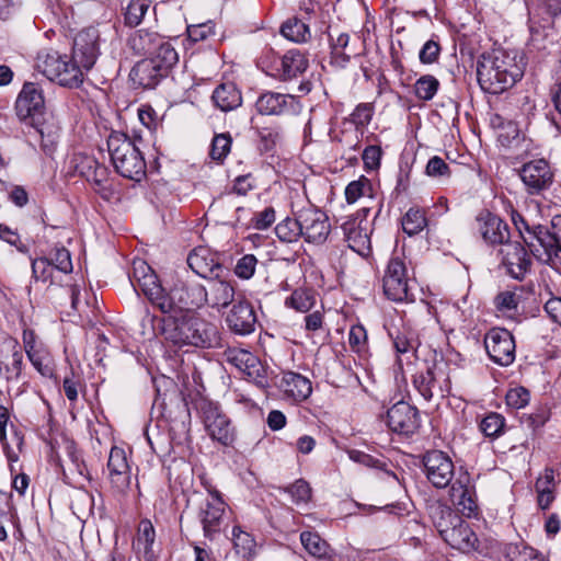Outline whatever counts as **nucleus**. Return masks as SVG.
I'll return each instance as SVG.
<instances>
[{"label":"nucleus","mask_w":561,"mask_h":561,"mask_svg":"<svg viewBox=\"0 0 561 561\" xmlns=\"http://www.w3.org/2000/svg\"><path fill=\"white\" fill-rule=\"evenodd\" d=\"M370 190V180L362 175L358 180L347 184L345 188V199L348 204H354Z\"/></svg>","instance_id":"51"},{"label":"nucleus","mask_w":561,"mask_h":561,"mask_svg":"<svg viewBox=\"0 0 561 561\" xmlns=\"http://www.w3.org/2000/svg\"><path fill=\"white\" fill-rule=\"evenodd\" d=\"M191 270L201 277H208L221 268L219 257L211 248H193L187 255Z\"/></svg>","instance_id":"24"},{"label":"nucleus","mask_w":561,"mask_h":561,"mask_svg":"<svg viewBox=\"0 0 561 561\" xmlns=\"http://www.w3.org/2000/svg\"><path fill=\"white\" fill-rule=\"evenodd\" d=\"M108 169L104 164L99 163L87 179L88 182L93 184L94 191L105 199H110L113 194L108 184Z\"/></svg>","instance_id":"41"},{"label":"nucleus","mask_w":561,"mask_h":561,"mask_svg":"<svg viewBox=\"0 0 561 561\" xmlns=\"http://www.w3.org/2000/svg\"><path fill=\"white\" fill-rule=\"evenodd\" d=\"M204 293L206 294L205 304L217 309L228 307L236 296L233 284L218 278L208 280L207 286H204Z\"/></svg>","instance_id":"28"},{"label":"nucleus","mask_w":561,"mask_h":561,"mask_svg":"<svg viewBox=\"0 0 561 561\" xmlns=\"http://www.w3.org/2000/svg\"><path fill=\"white\" fill-rule=\"evenodd\" d=\"M553 232L543 226H528V229L522 233V241L524 245H534L535 241L539 242V245H561V217H556L552 221Z\"/></svg>","instance_id":"30"},{"label":"nucleus","mask_w":561,"mask_h":561,"mask_svg":"<svg viewBox=\"0 0 561 561\" xmlns=\"http://www.w3.org/2000/svg\"><path fill=\"white\" fill-rule=\"evenodd\" d=\"M439 89V81L432 75L420 77L414 84V93L419 100H432Z\"/></svg>","instance_id":"44"},{"label":"nucleus","mask_w":561,"mask_h":561,"mask_svg":"<svg viewBox=\"0 0 561 561\" xmlns=\"http://www.w3.org/2000/svg\"><path fill=\"white\" fill-rule=\"evenodd\" d=\"M423 467L427 480L436 489L448 486L455 476L450 457L442 450H430L423 456Z\"/></svg>","instance_id":"11"},{"label":"nucleus","mask_w":561,"mask_h":561,"mask_svg":"<svg viewBox=\"0 0 561 561\" xmlns=\"http://www.w3.org/2000/svg\"><path fill=\"white\" fill-rule=\"evenodd\" d=\"M151 4L150 0H130L124 12L125 25L129 27L138 26Z\"/></svg>","instance_id":"43"},{"label":"nucleus","mask_w":561,"mask_h":561,"mask_svg":"<svg viewBox=\"0 0 561 561\" xmlns=\"http://www.w3.org/2000/svg\"><path fill=\"white\" fill-rule=\"evenodd\" d=\"M154 538L156 531L151 522L148 519L141 520L138 527L137 538L134 547L145 561L154 560Z\"/></svg>","instance_id":"34"},{"label":"nucleus","mask_w":561,"mask_h":561,"mask_svg":"<svg viewBox=\"0 0 561 561\" xmlns=\"http://www.w3.org/2000/svg\"><path fill=\"white\" fill-rule=\"evenodd\" d=\"M528 248H510L504 254L503 264L507 273L515 279H523L530 266Z\"/></svg>","instance_id":"33"},{"label":"nucleus","mask_w":561,"mask_h":561,"mask_svg":"<svg viewBox=\"0 0 561 561\" xmlns=\"http://www.w3.org/2000/svg\"><path fill=\"white\" fill-rule=\"evenodd\" d=\"M348 457L354 462L360 463L363 466L376 469H383L386 462L381 459L375 458L364 451L352 449L348 451Z\"/></svg>","instance_id":"62"},{"label":"nucleus","mask_w":561,"mask_h":561,"mask_svg":"<svg viewBox=\"0 0 561 561\" xmlns=\"http://www.w3.org/2000/svg\"><path fill=\"white\" fill-rule=\"evenodd\" d=\"M107 470L113 493L117 495L125 494L130 486L131 472L123 448L112 447L107 460Z\"/></svg>","instance_id":"17"},{"label":"nucleus","mask_w":561,"mask_h":561,"mask_svg":"<svg viewBox=\"0 0 561 561\" xmlns=\"http://www.w3.org/2000/svg\"><path fill=\"white\" fill-rule=\"evenodd\" d=\"M15 111L21 125L33 122V116L46 112L43 92L38 84L34 82L24 83L15 101Z\"/></svg>","instance_id":"16"},{"label":"nucleus","mask_w":561,"mask_h":561,"mask_svg":"<svg viewBox=\"0 0 561 561\" xmlns=\"http://www.w3.org/2000/svg\"><path fill=\"white\" fill-rule=\"evenodd\" d=\"M231 331L245 335L254 331L256 318L252 306L248 301H239L233 305L226 318Z\"/></svg>","instance_id":"25"},{"label":"nucleus","mask_w":561,"mask_h":561,"mask_svg":"<svg viewBox=\"0 0 561 561\" xmlns=\"http://www.w3.org/2000/svg\"><path fill=\"white\" fill-rule=\"evenodd\" d=\"M345 239L348 242V245L352 243L356 245H369L370 238L366 231H364L360 227L356 226L355 222H348L343 226Z\"/></svg>","instance_id":"55"},{"label":"nucleus","mask_w":561,"mask_h":561,"mask_svg":"<svg viewBox=\"0 0 561 561\" xmlns=\"http://www.w3.org/2000/svg\"><path fill=\"white\" fill-rule=\"evenodd\" d=\"M529 398V391L524 387L510 389L505 396L507 405L514 409H522L527 405Z\"/></svg>","instance_id":"59"},{"label":"nucleus","mask_w":561,"mask_h":561,"mask_svg":"<svg viewBox=\"0 0 561 561\" xmlns=\"http://www.w3.org/2000/svg\"><path fill=\"white\" fill-rule=\"evenodd\" d=\"M162 334L167 342L178 347H213L219 343L217 327L194 314L164 321Z\"/></svg>","instance_id":"3"},{"label":"nucleus","mask_w":561,"mask_h":561,"mask_svg":"<svg viewBox=\"0 0 561 561\" xmlns=\"http://www.w3.org/2000/svg\"><path fill=\"white\" fill-rule=\"evenodd\" d=\"M420 423L417 409L408 402L399 401L387 411V424L394 433L412 435L419 430Z\"/></svg>","instance_id":"18"},{"label":"nucleus","mask_w":561,"mask_h":561,"mask_svg":"<svg viewBox=\"0 0 561 561\" xmlns=\"http://www.w3.org/2000/svg\"><path fill=\"white\" fill-rule=\"evenodd\" d=\"M287 492L296 504L307 503L311 497V488L309 483L302 479L297 480L288 486Z\"/></svg>","instance_id":"57"},{"label":"nucleus","mask_w":561,"mask_h":561,"mask_svg":"<svg viewBox=\"0 0 561 561\" xmlns=\"http://www.w3.org/2000/svg\"><path fill=\"white\" fill-rule=\"evenodd\" d=\"M26 354L34 368L42 376H50L53 374L50 359L46 352L38 347H33L32 345H28Z\"/></svg>","instance_id":"49"},{"label":"nucleus","mask_w":561,"mask_h":561,"mask_svg":"<svg viewBox=\"0 0 561 561\" xmlns=\"http://www.w3.org/2000/svg\"><path fill=\"white\" fill-rule=\"evenodd\" d=\"M505 556L508 561H548L541 552L524 542L508 543Z\"/></svg>","instance_id":"38"},{"label":"nucleus","mask_w":561,"mask_h":561,"mask_svg":"<svg viewBox=\"0 0 561 561\" xmlns=\"http://www.w3.org/2000/svg\"><path fill=\"white\" fill-rule=\"evenodd\" d=\"M224 356L227 363L231 364L240 371L244 369L250 360L251 363H255V355L242 348L230 347L225 351Z\"/></svg>","instance_id":"52"},{"label":"nucleus","mask_w":561,"mask_h":561,"mask_svg":"<svg viewBox=\"0 0 561 561\" xmlns=\"http://www.w3.org/2000/svg\"><path fill=\"white\" fill-rule=\"evenodd\" d=\"M405 259L404 248H402L401 251L394 250L382 278L385 296L396 302L408 301L410 299Z\"/></svg>","instance_id":"7"},{"label":"nucleus","mask_w":561,"mask_h":561,"mask_svg":"<svg viewBox=\"0 0 561 561\" xmlns=\"http://www.w3.org/2000/svg\"><path fill=\"white\" fill-rule=\"evenodd\" d=\"M46 256L51 261L55 271L65 274L72 272V261L67 248H53Z\"/></svg>","instance_id":"50"},{"label":"nucleus","mask_w":561,"mask_h":561,"mask_svg":"<svg viewBox=\"0 0 561 561\" xmlns=\"http://www.w3.org/2000/svg\"><path fill=\"white\" fill-rule=\"evenodd\" d=\"M280 33L287 39L295 43H305L310 38L309 26L299 19H289L283 23Z\"/></svg>","instance_id":"40"},{"label":"nucleus","mask_w":561,"mask_h":561,"mask_svg":"<svg viewBox=\"0 0 561 561\" xmlns=\"http://www.w3.org/2000/svg\"><path fill=\"white\" fill-rule=\"evenodd\" d=\"M133 286L140 289L161 310V302L165 299L168 291L161 286L154 272Z\"/></svg>","instance_id":"37"},{"label":"nucleus","mask_w":561,"mask_h":561,"mask_svg":"<svg viewBox=\"0 0 561 561\" xmlns=\"http://www.w3.org/2000/svg\"><path fill=\"white\" fill-rule=\"evenodd\" d=\"M504 417L499 413L488 414L480 423L481 432L488 437L499 436L504 427Z\"/></svg>","instance_id":"54"},{"label":"nucleus","mask_w":561,"mask_h":561,"mask_svg":"<svg viewBox=\"0 0 561 561\" xmlns=\"http://www.w3.org/2000/svg\"><path fill=\"white\" fill-rule=\"evenodd\" d=\"M442 538L451 548L462 552L474 550L478 542L476 534L462 518L459 519V523L451 526Z\"/></svg>","instance_id":"27"},{"label":"nucleus","mask_w":561,"mask_h":561,"mask_svg":"<svg viewBox=\"0 0 561 561\" xmlns=\"http://www.w3.org/2000/svg\"><path fill=\"white\" fill-rule=\"evenodd\" d=\"M107 150L115 171L128 180L140 182L147 173V164L136 144L124 133L112 131Z\"/></svg>","instance_id":"4"},{"label":"nucleus","mask_w":561,"mask_h":561,"mask_svg":"<svg viewBox=\"0 0 561 561\" xmlns=\"http://www.w3.org/2000/svg\"><path fill=\"white\" fill-rule=\"evenodd\" d=\"M274 232L280 242H296L302 232L300 216L298 219L287 218L283 220L275 227Z\"/></svg>","instance_id":"42"},{"label":"nucleus","mask_w":561,"mask_h":561,"mask_svg":"<svg viewBox=\"0 0 561 561\" xmlns=\"http://www.w3.org/2000/svg\"><path fill=\"white\" fill-rule=\"evenodd\" d=\"M433 525L440 537L456 523H459L461 516L446 504L436 502L428 508Z\"/></svg>","instance_id":"35"},{"label":"nucleus","mask_w":561,"mask_h":561,"mask_svg":"<svg viewBox=\"0 0 561 561\" xmlns=\"http://www.w3.org/2000/svg\"><path fill=\"white\" fill-rule=\"evenodd\" d=\"M32 272L33 277L36 280L47 282L54 278L55 267L53 266L51 261H49V259L46 255H44L33 260ZM53 285L54 280L50 282L49 287V294L53 298L59 299L62 296V294H65L70 300L71 307L75 310L79 309L78 305L80 290L76 284L66 283L61 287H54Z\"/></svg>","instance_id":"14"},{"label":"nucleus","mask_w":561,"mask_h":561,"mask_svg":"<svg viewBox=\"0 0 561 561\" xmlns=\"http://www.w3.org/2000/svg\"><path fill=\"white\" fill-rule=\"evenodd\" d=\"M227 504L217 490H208V496L201 503L197 517L205 538L214 540L227 527Z\"/></svg>","instance_id":"9"},{"label":"nucleus","mask_w":561,"mask_h":561,"mask_svg":"<svg viewBox=\"0 0 561 561\" xmlns=\"http://www.w3.org/2000/svg\"><path fill=\"white\" fill-rule=\"evenodd\" d=\"M413 383L426 401H430L435 396L445 397L450 389L447 365L443 362L434 363L426 370L417 373L414 376Z\"/></svg>","instance_id":"10"},{"label":"nucleus","mask_w":561,"mask_h":561,"mask_svg":"<svg viewBox=\"0 0 561 561\" xmlns=\"http://www.w3.org/2000/svg\"><path fill=\"white\" fill-rule=\"evenodd\" d=\"M519 178L529 195L540 194L553 182V172L545 159L526 162L518 170Z\"/></svg>","instance_id":"13"},{"label":"nucleus","mask_w":561,"mask_h":561,"mask_svg":"<svg viewBox=\"0 0 561 561\" xmlns=\"http://www.w3.org/2000/svg\"><path fill=\"white\" fill-rule=\"evenodd\" d=\"M373 117V106L368 103H360L351 115L356 127H364L369 124Z\"/></svg>","instance_id":"64"},{"label":"nucleus","mask_w":561,"mask_h":561,"mask_svg":"<svg viewBox=\"0 0 561 561\" xmlns=\"http://www.w3.org/2000/svg\"><path fill=\"white\" fill-rule=\"evenodd\" d=\"M484 346L490 358L501 366H508L515 359V341L506 329H491L485 334Z\"/></svg>","instance_id":"12"},{"label":"nucleus","mask_w":561,"mask_h":561,"mask_svg":"<svg viewBox=\"0 0 561 561\" xmlns=\"http://www.w3.org/2000/svg\"><path fill=\"white\" fill-rule=\"evenodd\" d=\"M440 46L434 39H428L420 50L419 59L421 64L431 65L438 60Z\"/></svg>","instance_id":"61"},{"label":"nucleus","mask_w":561,"mask_h":561,"mask_svg":"<svg viewBox=\"0 0 561 561\" xmlns=\"http://www.w3.org/2000/svg\"><path fill=\"white\" fill-rule=\"evenodd\" d=\"M522 295L517 290H504L494 298V306L502 313H510L517 310Z\"/></svg>","instance_id":"47"},{"label":"nucleus","mask_w":561,"mask_h":561,"mask_svg":"<svg viewBox=\"0 0 561 561\" xmlns=\"http://www.w3.org/2000/svg\"><path fill=\"white\" fill-rule=\"evenodd\" d=\"M300 541L304 548L313 557L321 558L328 552L327 542L318 535L311 531H302Z\"/></svg>","instance_id":"48"},{"label":"nucleus","mask_w":561,"mask_h":561,"mask_svg":"<svg viewBox=\"0 0 561 561\" xmlns=\"http://www.w3.org/2000/svg\"><path fill=\"white\" fill-rule=\"evenodd\" d=\"M316 304V295L312 289L297 288L286 298L285 306L299 312H308Z\"/></svg>","instance_id":"39"},{"label":"nucleus","mask_w":561,"mask_h":561,"mask_svg":"<svg viewBox=\"0 0 561 561\" xmlns=\"http://www.w3.org/2000/svg\"><path fill=\"white\" fill-rule=\"evenodd\" d=\"M33 122L21 125V131L30 146L35 148L36 144H39L43 151L50 154L59 138L58 122L53 114L47 112L33 116Z\"/></svg>","instance_id":"8"},{"label":"nucleus","mask_w":561,"mask_h":561,"mask_svg":"<svg viewBox=\"0 0 561 561\" xmlns=\"http://www.w3.org/2000/svg\"><path fill=\"white\" fill-rule=\"evenodd\" d=\"M214 34V23L211 21L187 26V35L193 42L204 41Z\"/></svg>","instance_id":"63"},{"label":"nucleus","mask_w":561,"mask_h":561,"mask_svg":"<svg viewBox=\"0 0 561 561\" xmlns=\"http://www.w3.org/2000/svg\"><path fill=\"white\" fill-rule=\"evenodd\" d=\"M425 226V214L419 208H410L402 218V229L409 236L420 232Z\"/></svg>","instance_id":"45"},{"label":"nucleus","mask_w":561,"mask_h":561,"mask_svg":"<svg viewBox=\"0 0 561 561\" xmlns=\"http://www.w3.org/2000/svg\"><path fill=\"white\" fill-rule=\"evenodd\" d=\"M255 108L261 115H296L300 113L301 104L291 94L266 91L257 98Z\"/></svg>","instance_id":"15"},{"label":"nucleus","mask_w":561,"mask_h":561,"mask_svg":"<svg viewBox=\"0 0 561 561\" xmlns=\"http://www.w3.org/2000/svg\"><path fill=\"white\" fill-rule=\"evenodd\" d=\"M128 46L137 55H149V57L160 53L162 46H172L164 41L157 32L139 30L128 38Z\"/></svg>","instance_id":"26"},{"label":"nucleus","mask_w":561,"mask_h":561,"mask_svg":"<svg viewBox=\"0 0 561 561\" xmlns=\"http://www.w3.org/2000/svg\"><path fill=\"white\" fill-rule=\"evenodd\" d=\"M329 42L331 54L333 57L341 58L343 64L350 61L352 55H358L354 48V41L352 42L351 35L346 32L329 33Z\"/></svg>","instance_id":"36"},{"label":"nucleus","mask_w":561,"mask_h":561,"mask_svg":"<svg viewBox=\"0 0 561 561\" xmlns=\"http://www.w3.org/2000/svg\"><path fill=\"white\" fill-rule=\"evenodd\" d=\"M232 138L229 133L215 135L211 141L209 156L214 161L224 162L230 152Z\"/></svg>","instance_id":"46"},{"label":"nucleus","mask_w":561,"mask_h":561,"mask_svg":"<svg viewBox=\"0 0 561 561\" xmlns=\"http://www.w3.org/2000/svg\"><path fill=\"white\" fill-rule=\"evenodd\" d=\"M204 286L196 282L176 279L161 302L163 313L191 310L205 305Z\"/></svg>","instance_id":"6"},{"label":"nucleus","mask_w":561,"mask_h":561,"mask_svg":"<svg viewBox=\"0 0 561 561\" xmlns=\"http://www.w3.org/2000/svg\"><path fill=\"white\" fill-rule=\"evenodd\" d=\"M467 474L460 476L450 488V500L463 514L470 516L477 510L474 490Z\"/></svg>","instance_id":"29"},{"label":"nucleus","mask_w":561,"mask_h":561,"mask_svg":"<svg viewBox=\"0 0 561 561\" xmlns=\"http://www.w3.org/2000/svg\"><path fill=\"white\" fill-rule=\"evenodd\" d=\"M232 537L234 547L238 549V553L245 554L252 550L254 540L250 534L236 526L232 529Z\"/></svg>","instance_id":"60"},{"label":"nucleus","mask_w":561,"mask_h":561,"mask_svg":"<svg viewBox=\"0 0 561 561\" xmlns=\"http://www.w3.org/2000/svg\"><path fill=\"white\" fill-rule=\"evenodd\" d=\"M179 56L173 46H162L160 53L138 61L129 77L134 84L144 89H152L165 78L178 64Z\"/></svg>","instance_id":"5"},{"label":"nucleus","mask_w":561,"mask_h":561,"mask_svg":"<svg viewBox=\"0 0 561 561\" xmlns=\"http://www.w3.org/2000/svg\"><path fill=\"white\" fill-rule=\"evenodd\" d=\"M241 373H243L249 380L260 387H265L267 383L266 370L256 356L255 363H251L250 360Z\"/></svg>","instance_id":"56"},{"label":"nucleus","mask_w":561,"mask_h":561,"mask_svg":"<svg viewBox=\"0 0 561 561\" xmlns=\"http://www.w3.org/2000/svg\"><path fill=\"white\" fill-rule=\"evenodd\" d=\"M419 340L411 331H398L393 337V345L398 353L414 352L419 347Z\"/></svg>","instance_id":"53"},{"label":"nucleus","mask_w":561,"mask_h":561,"mask_svg":"<svg viewBox=\"0 0 561 561\" xmlns=\"http://www.w3.org/2000/svg\"><path fill=\"white\" fill-rule=\"evenodd\" d=\"M477 224L484 242L491 245H505L511 242L508 225L489 210L479 213Z\"/></svg>","instance_id":"19"},{"label":"nucleus","mask_w":561,"mask_h":561,"mask_svg":"<svg viewBox=\"0 0 561 561\" xmlns=\"http://www.w3.org/2000/svg\"><path fill=\"white\" fill-rule=\"evenodd\" d=\"M204 423L206 431L213 439L222 445H230L234 440V431L229 419L221 413L218 407L208 404L204 409Z\"/></svg>","instance_id":"20"},{"label":"nucleus","mask_w":561,"mask_h":561,"mask_svg":"<svg viewBox=\"0 0 561 561\" xmlns=\"http://www.w3.org/2000/svg\"><path fill=\"white\" fill-rule=\"evenodd\" d=\"M23 352L18 341L9 339L0 346V376L16 381L22 374Z\"/></svg>","instance_id":"21"},{"label":"nucleus","mask_w":561,"mask_h":561,"mask_svg":"<svg viewBox=\"0 0 561 561\" xmlns=\"http://www.w3.org/2000/svg\"><path fill=\"white\" fill-rule=\"evenodd\" d=\"M308 59L299 49H290L276 62L274 77L289 81L302 75L308 68Z\"/></svg>","instance_id":"23"},{"label":"nucleus","mask_w":561,"mask_h":561,"mask_svg":"<svg viewBox=\"0 0 561 561\" xmlns=\"http://www.w3.org/2000/svg\"><path fill=\"white\" fill-rule=\"evenodd\" d=\"M516 51L493 49L481 55L477 65V77L481 89L490 94H500L513 87L524 75L522 58Z\"/></svg>","instance_id":"2"},{"label":"nucleus","mask_w":561,"mask_h":561,"mask_svg":"<svg viewBox=\"0 0 561 561\" xmlns=\"http://www.w3.org/2000/svg\"><path fill=\"white\" fill-rule=\"evenodd\" d=\"M211 101L220 111L230 112L242 104V95L233 83H221L214 90Z\"/></svg>","instance_id":"32"},{"label":"nucleus","mask_w":561,"mask_h":561,"mask_svg":"<svg viewBox=\"0 0 561 561\" xmlns=\"http://www.w3.org/2000/svg\"><path fill=\"white\" fill-rule=\"evenodd\" d=\"M257 260L252 254H247L238 260L234 266V274L243 279H249L255 272Z\"/></svg>","instance_id":"58"},{"label":"nucleus","mask_w":561,"mask_h":561,"mask_svg":"<svg viewBox=\"0 0 561 561\" xmlns=\"http://www.w3.org/2000/svg\"><path fill=\"white\" fill-rule=\"evenodd\" d=\"M301 236L308 243H323L330 232V224L327 216L314 209H306L300 213Z\"/></svg>","instance_id":"22"},{"label":"nucleus","mask_w":561,"mask_h":561,"mask_svg":"<svg viewBox=\"0 0 561 561\" xmlns=\"http://www.w3.org/2000/svg\"><path fill=\"white\" fill-rule=\"evenodd\" d=\"M278 387L287 398L295 401H302L307 399L312 391L310 380L302 375L293 371L283 374L279 379Z\"/></svg>","instance_id":"31"},{"label":"nucleus","mask_w":561,"mask_h":561,"mask_svg":"<svg viewBox=\"0 0 561 561\" xmlns=\"http://www.w3.org/2000/svg\"><path fill=\"white\" fill-rule=\"evenodd\" d=\"M99 39L96 28L83 30L75 37L70 55L53 49L42 50L37 55L36 67L48 80L62 87L78 88L100 56Z\"/></svg>","instance_id":"1"}]
</instances>
